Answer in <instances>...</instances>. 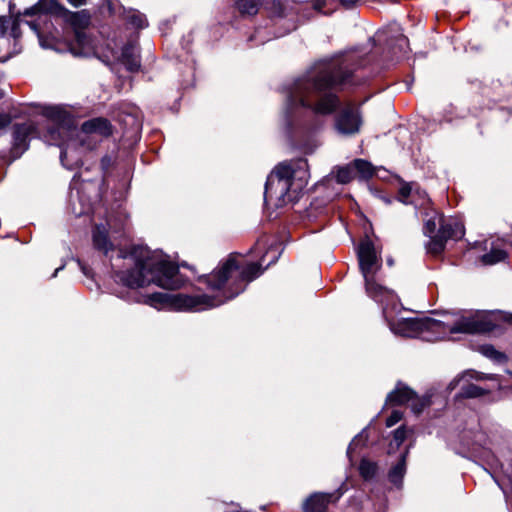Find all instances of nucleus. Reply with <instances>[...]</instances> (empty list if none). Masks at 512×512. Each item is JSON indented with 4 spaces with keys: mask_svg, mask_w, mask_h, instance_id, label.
Here are the masks:
<instances>
[{
    "mask_svg": "<svg viewBox=\"0 0 512 512\" xmlns=\"http://www.w3.org/2000/svg\"><path fill=\"white\" fill-rule=\"evenodd\" d=\"M276 250L270 246L265 255L261 257L260 263H246L245 257L232 253L227 259L220 262L218 267L209 275L204 277L206 284L212 290L222 291L221 296L208 295H187V294H168L152 293L145 297V303L158 309H170L176 311H202L205 309L217 307L227 300H230L240 294L246 287V284L263 272L261 266L265 262V256ZM276 255L266 264L268 267L275 262Z\"/></svg>",
    "mask_w": 512,
    "mask_h": 512,
    "instance_id": "1",
    "label": "nucleus"
},
{
    "mask_svg": "<svg viewBox=\"0 0 512 512\" xmlns=\"http://www.w3.org/2000/svg\"><path fill=\"white\" fill-rule=\"evenodd\" d=\"M354 59L353 54H346L316 63L295 81L288 96L289 109L301 106L318 114H331L339 105V99L332 91L350 82Z\"/></svg>",
    "mask_w": 512,
    "mask_h": 512,
    "instance_id": "2",
    "label": "nucleus"
},
{
    "mask_svg": "<svg viewBox=\"0 0 512 512\" xmlns=\"http://www.w3.org/2000/svg\"><path fill=\"white\" fill-rule=\"evenodd\" d=\"M129 259L133 261L134 267L117 273L119 280L127 287L139 288L154 283L164 289L174 290L184 283L178 266L160 252L134 246Z\"/></svg>",
    "mask_w": 512,
    "mask_h": 512,
    "instance_id": "3",
    "label": "nucleus"
},
{
    "mask_svg": "<svg viewBox=\"0 0 512 512\" xmlns=\"http://www.w3.org/2000/svg\"><path fill=\"white\" fill-rule=\"evenodd\" d=\"M494 328L490 319L479 314L461 317L453 326L432 318H407L390 324L396 335L428 342L443 340L448 333H487Z\"/></svg>",
    "mask_w": 512,
    "mask_h": 512,
    "instance_id": "4",
    "label": "nucleus"
},
{
    "mask_svg": "<svg viewBox=\"0 0 512 512\" xmlns=\"http://www.w3.org/2000/svg\"><path fill=\"white\" fill-rule=\"evenodd\" d=\"M308 164L304 159L282 162L268 176L265 184L266 202L276 206L298 200L300 193L308 184Z\"/></svg>",
    "mask_w": 512,
    "mask_h": 512,
    "instance_id": "5",
    "label": "nucleus"
},
{
    "mask_svg": "<svg viewBox=\"0 0 512 512\" xmlns=\"http://www.w3.org/2000/svg\"><path fill=\"white\" fill-rule=\"evenodd\" d=\"M24 15L39 16L36 21L28 22V25L38 35L42 46H44V43L38 21L42 16L57 15L63 17L74 29L75 43L69 46L71 53L76 56H82L85 55L86 50L89 49V39L83 32V29L90 23V15L87 10L72 12L59 4L56 0H39L35 5L27 8L24 11Z\"/></svg>",
    "mask_w": 512,
    "mask_h": 512,
    "instance_id": "6",
    "label": "nucleus"
},
{
    "mask_svg": "<svg viewBox=\"0 0 512 512\" xmlns=\"http://www.w3.org/2000/svg\"><path fill=\"white\" fill-rule=\"evenodd\" d=\"M359 268L363 278L377 276L382 267V258L376 252L373 242L365 239L360 242L357 248Z\"/></svg>",
    "mask_w": 512,
    "mask_h": 512,
    "instance_id": "7",
    "label": "nucleus"
},
{
    "mask_svg": "<svg viewBox=\"0 0 512 512\" xmlns=\"http://www.w3.org/2000/svg\"><path fill=\"white\" fill-rule=\"evenodd\" d=\"M362 118L360 109L353 103L346 104L335 118V128L343 135H353L360 131Z\"/></svg>",
    "mask_w": 512,
    "mask_h": 512,
    "instance_id": "8",
    "label": "nucleus"
},
{
    "mask_svg": "<svg viewBox=\"0 0 512 512\" xmlns=\"http://www.w3.org/2000/svg\"><path fill=\"white\" fill-rule=\"evenodd\" d=\"M36 134V127L33 122L16 124L13 131L12 153L21 155L28 149V141Z\"/></svg>",
    "mask_w": 512,
    "mask_h": 512,
    "instance_id": "9",
    "label": "nucleus"
},
{
    "mask_svg": "<svg viewBox=\"0 0 512 512\" xmlns=\"http://www.w3.org/2000/svg\"><path fill=\"white\" fill-rule=\"evenodd\" d=\"M81 144L84 145L85 138L89 136L108 137L112 134V125L109 120L97 117L85 121L80 130Z\"/></svg>",
    "mask_w": 512,
    "mask_h": 512,
    "instance_id": "10",
    "label": "nucleus"
},
{
    "mask_svg": "<svg viewBox=\"0 0 512 512\" xmlns=\"http://www.w3.org/2000/svg\"><path fill=\"white\" fill-rule=\"evenodd\" d=\"M340 498L338 493H314L310 495L303 506L304 512H324L332 501Z\"/></svg>",
    "mask_w": 512,
    "mask_h": 512,
    "instance_id": "11",
    "label": "nucleus"
},
{
    "mask_svg": "<svg viewBox=\"0 0 512 512\" xmlns=\"http://www.w3.org/2000/svg\"><path fill=\"white\" fill-rule=\"evenodd\" d=\"M364 282L367 295L376 302L383 303L394 298L393 291L380 284L377 281V276L365 278Z\"/></svg>",
    "mask_w": 512,
    "mask_h": 512,
    "instance_id": "12",
    "label": "nucleus"
},
{
    "mask_svg": "<svg viewBox=\"0 0 512 512\" xmlns=\"http://www.w3.org/2000/svg\"><path fill=\"white\" fill-rule=\"evenodd\" d=\"M441 226L438 229V233L443 236V238L447 241L448 239L458 240L461 239L465 234L464 225L461 221L454 219L440 217Z\"/></svg>",
    "mask_w": 512,
    "mask_h": 512,
    "instance_id": "13",
    "label": "nucleus"
},
{
    "mask_svg": "<svg viewBox=\"0 0 512 512\" xmlns=\"http://www.w3.org/2000/svg\"><path fill=\"white\" fill-rule=\"evenodd\" d=\"M118 60L130 72H136L140 68V56L136 45L133 43L126 44L118 57Z\"/></svg>",
    "mask_w": 512,
    "mask_h": 512,
    "instance_id": "14",
    "label": "nucleus"
},
{
    "mask_svg": "<svg viewBox=\"0 0 512 512\" xmlns=\"http://www.w3.org/2000/svg\"><path fill=\"white\" fill-rule=\"evenodd\" d=\"M92 240L94 248L105 255L114 250V245L110 241L107 229L104 226H95Z\"/></svg>",
    "mask_w": 512,
    "mask_h": 512,
    "instance_id": "15",
    "label": "nucleus"
},
{
    "mask_svg": "<svg viewBox=\"0 0 512 512\" xmlns=\"http://www.w3.org/2000/svg\"><path fill=\"white\" fill-rule=\"evenodd\" d=\"M414 395V392L410 388L399 384L388 395L387 401L393 405H402L405 403H410Z\"/></svg>",
    "mask_w": 512,
    "mask_h": 512,
    "instance_id": "16",
    "label": "nucleus"
},
{
    "mask_svg": "<svg viewBox=\"0 0 512 512\" xmlns=\"http://www.w3.org/2000/svg\"><path fill=\"white\" fill-rule=\"evenodd\" d=\"M407 454H408V451H406L404 454H402L398 463L395 466H393L389 471V474H388L389 480H390V482H392L395 485H400L402 483V479L406 472Z\"/></svg>",
    "mask_w": 512,
    "mask_h": 512,
    "instance_id": "17",
    "label": "nucleus"
},
{
    "mask_svg": "<svg viewBox=\"0 0 512 512\" xmlns=\"http://www.w3.org/2000/svg\"><path fill=\"white\" fill-rule=\"evenodd\" d=\"M430 237L427 251L434 256H438L444 251L447 241L438 232Z\"/></svg>",
    "mask_w": 512,
    "mask_h": 512,
    "instance_id": "18",
    "label": "nucleus"
},
{
    "mask_svg": "<svg viewBox=\"0 0 512 512\" xmlns=\"http://www.w3.org/2000/svg\"><path fill=\"white\" fill-rule=\"evenodd\" d=\"M352 163L355 173H358L361 178L368 179L374 175V169L368 161L356 159Z\"/></svg>",
    "mask_w": 512,
    "mask_h": 512,
    "instance_id": "19",
    "label": "nucleus"
},
{
    "mask_svg": "<svg viewBox=\"0 0 512 512\" xmlns=\"http://www.w3.org/2000/svg\"><path fill=\"white\" fill-rule=\"evenodd\" d=\"M260 0H237L236 6L243 15H255L258 12Z\"/></svg>",
    "mask_w": 512,
    "mask_h": 512,
    "instance_id": "20",
    "label": "nucleus"
},
{
    "mask_svg": "<svg viewBox=\"0 0 512 512\" xmlns=\"http://www.w3.org/2000/svg\"><path fill=\"white\" fill-rule=\"evenodd\" d=\"M355 177L353 163L339 167L336 172V181L340 184H347Z\"/></svg>",
    "mask_w": 512,
    "mask_h": 512,
    "instance_id": "21",
    "label": "nucleus"
},
{
    "mask_svg": "<svg viewBox=\"0 0 512 512\" xmlns=\"http://www.w3.org/2000/svg\"><path fill=\"white\" fill-rule=\"evenodd\" d=\"M507 254L502 249H492L490 252L484 254L481 257V261L485 265H493L498 262L503 261L506 258Z\"/></svg>",
    "mask_w": 512,
    "mask_h": 512,
    "instance_id": "22",
    "label": "nucleus"
},
{
    "mask_svg": "<svg viewBox=\"0 0 512 512\" xmlns=\"http://www.w3.org/2000/svg\"><path fill=\"white\" fill-rule=\"evenodd\" d=\"M126 19L130 25L137 29L145 28L148 25L145 15L138 11L129 12Z\"/></svg>",
    "mask_w": 512,
    "mask_h": 512,
    "instance_id": "23",
    "label": "nucleus"
},
{
    "mask_svg": "<svg viewBox=\"0 0 512 512\" xmlns=\"http://www.w3.org/2000/svg\"><path fill=\"white\" fill-rule=\"evenodd\" d=\"M359 471L364 479H371L377 471V465L374 462L363 459L359 465Z\"/></svg>",
    "mask_w": 512,
    "mask_h": 512,
    "instance_id": "24",
    "label": "nucleus"
},
{
    "mask_svg": "<svg viewBox=\"0 0 512 512\" xmlns=\"http://www.w3.org/2000/svg\"><path fill=\"white\" fill-rule=\"evenodd\" d=\"M440 217H444L442 214L434 213V215L427 219L424 225V234L427 236H431L436 234L437 227L441 226V221L439 220Z\"/></svg>",
    "mask_w": 512,
    "mask_h": 512,
    "instance_id": "25",
    "label": "nucleus"
},
{
    "mask_svg": "<svg viewBox=\"0 0 512 512\" xmlns=\"http://www.w3.org/2000/svg\"><path fill=\"white\" fill-rule=\"evenodd\" d=\"M480 351L487 358H490L497 362H503L506 359L505 355L497 351L492 345H482L480 347Z\"/></svg>",
    "mask_w": 512,
    "mask_h": 512,
    "instance_id": "26",
    "label": "nucleus"
},
{
    "mask_svg": "<svg viewBox=\"0 0 512 512\" xmlns=\"http://www.w3.org/2000/svg\"><path fill=\"white\" fill-rule=\"evenodd\" d=\"M414 183H402L398 190V200L404 204L411 203L410 196L414 190Z\"/></svg>",
    "mask_w": 512,
    "mask_h": 512,
    "instance_id": "27",
    "label": "nucleus"
},
{
    "mask_svg": "<svg viewBox=\"0 0 512 512\" xmlns=\"http://www.w3.org/2000/svg\"><path fill=\"white\" fill-rule=\"evenodd\" d=\"M430 404V401L426 397H418L416 395L413 396V399L410 402V406L415 414H419L423 411V409Z\"/></svg>",
    "mask_w": 512,
    "mask_h": 512,
    "instance_id": "28",
    "label": "nucleus"
},
{
    "mask_svg": "<svg viewBox=\"0 0 512 512\" xmlns=\"http://www.w3.org/2000/svg\"><path fill=\"white\" fill-rule=\"evenodd\" d=\"M482 394H483V390L474 384H467V385H463L461 387V396H463V397L474 398V397H478Z\"/></svg>",
    "mask_w": 512,
    "mask_h": 512,
    "instance_id": "29",
    "label": "nucleus"
},
{
    "mask_svg": "<svg viewBox=\"0 0 512 512\" xmlns=\"http://www.w3.org/2000/svg\"><path fill=\"white\" fill-rule=\"evenodd\" d=\"M409 430L405 426H400L393 433V441L396 447H399L407 438Z\"/></svg>",
    "mask_w": 512,
    "mask_h": 512,
    "instance_id": "30",
    "label": "nucleus"
},
{
    "mask_svg": "<svg viewBox=\"0 0 512 512\" xmlns=\"http://www.w3.org/2000/svg\"><path fill=\"white\" fill-rule=\"evenodd\" d=\"M268 242L269 237L267 235L261 236L255 243V246L252 248V252L255 254L261 253L268 245Z\"/></svg>",
    "mask_w": 512,
    "mask_h": 512,
    "instance_id": "31",
    "label": "nucleus"
},
{
    "mask_svg": "<svg viewBox=\"0 0 512 512\" xmlns=\"http://www.w3.org/2000/svg\"><path fill=\"white\" fill-rule=\"evenodd\" d=\"M403 417V413L399 410H393L390 416L386 419V426L392 427L397 424Z\"/></svg>",
    "mask_w": 512,
    "mask_h": 512,
    "instance_id": "32",
    "label": "nucleus"
},
{
    "mask_svg": "<svg viewBox=\"0 0 512 512\" xmlns=\"http://www.w3.org/2000/svg\"><path fill=\"white\" fill-rule=\"evenodd\" d=\"M11 123V117L9 114L0 113V129L5 128Z\"/></svg>",
    "mask_w": 512,
    "mask_h": 512,
    "instance_id": "33",
    "label": "nucleus"
},
{
    "mask_svg": "<svg viewBox=\"0 0 512 512\" xmlns=\"http://www.w3.org/2000/svg\"><path fill=\"white\" fill-rule=\"evenodd\" d=\"M46 113H47V116H49V117H52L55 119H60V110L57 107H51V108L47 109Z\"/></svg>",
    "mask_w": 512,
    "mask_h": 512,
    "instance_id": "34",
    "label": "nucleus"
},
{
    "mask_svg": "<svg viewBox=\"0 0 512 512\" xmlns=\"http://www.w3.org/2000/svg\"><path fill=\"white\" fill-rule=\"evenodd\" d=\"M465 376H470L471 378H475V379H483L484 378V377L480 376V373H478L477 371H469L461 379H459L458 382H461Z\"/></svg>",
    "mask_w": 512,
    "mask_h": 512,
    "instance_id": "35",
    "label": "nucleus"
},
{
    "mask_svg": "<svg viewBox=\"0 0 512 512\" xmlns=\"http://www.w3.org/2000/svg\"><path fill=\"white\" fill-rule=\"evenodd\" d=\"M68 2L74 7H79L86 4V0H68Z\"/></svg>",
    "mask_w": 512,
    "mask_h": 512,
    "instance_id": "36",
    "label": "nucleus"
},
{
    "mask_svg": "<svg viewBox=\"0 0 512 512\" xmlns=\"http://www.w3.org/2000/svg\"><path fill=\"white\" fill-rule=\"evenodd\" d=\"M344 6L349 7L355 3H357L359 0H339Z\"/></svg>",
    "mask_w": 512,
    "mask_h": 512,
    "instance_id": "37",
    "label": "nucleus"
},
{
    "mask_svg": "<svg viewBox=\"0 0 512 512\" xmlns=\"http://www.w3.org/2000/svg\"><path fill=\"white\" fill-rule=\"evenodd\" d=\"M50 133H51V136L53 137V135L55 133H59V129H51Z\"/></svg>",
    "mask_w": 512,
    "mask_h": 512,
    "instance_id": "38",
    "label": "nucleus"
},
{
    "mask_svg": "<svg viewBox=\"0 0 512 512\" xmlns=\"http://www.w3.org/2000/svg\"><path fill=\"white\" fill-rule=\"evenodd\" d=\"M61 269H62V267L57 268L52 276L55 277L57 275L58 271L61 270Z\"/></svg>",
    "mask_w": 512,
    "mask_h": 512,
    "instance_id": "39",
    "label": "nucleus"
},
{
    "mask_svg": "<svg viewBox=\"0 0 512 512\" xmlns=\"http://www.w3.org/2000/svg\"><path fill=\"white\" fill-rule=\"evenodd\" d=\"M399 40H400L401 42H403V43H406V42H407V39H406L404 36H403V37H401Z\"/></svg>",
    "mask_w": 512,
    "mask_h": 512,
    "instance_id": "40",
    "label": "nucleus"
},
{
    "mask_svg": "<svg viewBox=\"0 0 512 512\" xmlns=\"http://www.w3.org/2000/svg\"><path fill=\"white\" fill-rule=\"evenodd\" d=\"M64 155H65V152H64V151H62V152H61V160H62V161H63Z\"/></svg>",
    "mask_w": 512,
    "mask_h": 512,
    "instance_id": "41",
    "label": "nucleus"
},
{
    "mask_svg": "<svg viewBox=\"0 0 512 512\" xmlns=\"http://www.w3.org/2000/svg\"><path fill=\"white\" fill-rule=\"evenodd\" d=\"M508 321L512 323V315L509 317Z\"/></svg>",
    "mask_w": 512,
    "mask_h": 512,
    "instance_id": "42",
    "label": "nucleus"
},
{
    "mask_svg": "<svg viewBox=\"0 0 512 512\" xmlns=\"http://www.w3.org/2000/svg\"><path fill=\"white\" fill-rule=\"evenodd\" d=\"M2 97V94H0V98Z\"/></svg>",
    "mask_w": 512,
    "mask_h": 512,
    "instance_id": "43",
    "label": "nucleus"
}]
</instances>
